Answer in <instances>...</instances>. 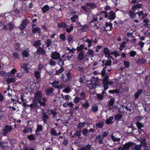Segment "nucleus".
Segmentation results:
<instances>
[{
	"mask_svg": "<svg viewBox=\"0 0 150 150\" xmlns=\"http://www.w3.org/2000/svg\"><path fill=\"white\" fill-rule=\"evenodd\" d=\"M12 129L13 128L12 126L6 125L4 126V128L2 130V134H1L3 136H6L8 133H10Z\"/></svg>",
	"mask_w": 150,
	"mask_h": 150,
	"instance_id": "nucleus-1",
	"label": "nucleus"
},
{
	"mask_svg": "<svg viewBox=\"0 0 150 150\" xmlns=\"http://www.w3.org/2000/svg\"><path fill=\"white\" fill-rule=\"evenodd\" d=\"M42 97V93L40 91H38L35 94L33 100L37 102L40 101L41 100Z\"/></svg>",
	"mask_w": 150,
	"mask_h": 150,
	"instance_id": "nucleus-2",
	"label": "nucleus"
},
{
	"mask_svg": "<svg viewBox=\"0 0 150 150\" xmlns=\"http://www.w3.org/2000/svg\"><path fill=\"white\" fill-rule=\"evenodd\" d=\"M47 112H43L42 114V116L41 118L43 121L44 124H46L47 122V120L49 119V116L47 114Z\"/></svg>",
	"mask_w": 150,
	"mask_h": 150,
	"instance_id": "nucleus-3",
	"label": "nucleus"
},
{
	"mask_svg": "<svg viewBox=\"0 0 150 150\" xmlns=\"http://www.w3.org/2000/svg\"><path fill=\"white\" fill-rule=\"evenodd\" d=\"M38 102L33 100V104H30L31 109H34L37 110L38 109L40 108L39 105L38 104Z\"/></svg>",
	"mask_w": 150,
	"mask_h": 150,
	"instance_id": "nucleus-4",
	"label": "nucleus"
},
{
	"mask_svg": "<svg viewBox=\"0 0 150 150\" xmlns=\"http://www.w3.org/2000/svg\"><path fill=\"white\" fill-rule=\"evenodd\" d=\"M43 127L40 125H37L36 129L35 130V136H38L40 134H39L38 132L42 131L43 130Z\"/></svg>",
	"mask_w": 150,
	"mask_h": 150,
	"instance_id": "nucleus-5",
	"label": "nucleus"
},
{
	"mask_svg": "<svg viewBox=\"0 0 150 150\" xmlns=\"http://www.w3.org/2000/svg\"><path fill=\"white\" fill-rule=\"evenodd\" d=\"M134 144V143L132 142H129L126 143L123 145V147L122 148L124 150H129V149Z\"/></svg>",
	"mask_w": 150,
	"mask_h": 150,
	"instance_id": "nucleus-6",
	"label": "nucleus"
},
{
	"mask_svg": "<svg viewBox=\"0 0 150 150\" xmlns=\"http://www.w3.org/2000/svg\"><path fill=\"white\" fill-rule=\"evenodd\" d=\"M60 56V54L56 51L52 52L51 54V57L52 59L55 60L58 59Z\"/></svg>",
	"mask_w": 150,
	"mask_h": 150,
	"instance_id": "nucleus-7",
	"label": "nucleus"
},
{
	"mask_svg": "<svg viewBox=\"0 0 150 150\" xmlns=\"http://www.w3.org/2000/svg\"><path fill=\"white\" fill-rule=\"evenodd\" d=\"M36 52L38 54L43 55L45 54L46 52L43 48L39 47L37 50Z\"/></svg>",
	"mask_w": 150,
	"mask_h": 150,
	"instance_id": "nucleus-8",
	"label": "nucleus"
},
{
	"mask_svg": "<svg viewBox=\"0 0 150 150\" xmlns=\"http://www.w3.org/2000/svg\"><path fill=\"white\" fill-rule=\"evenodd\" d=\"M84 51L80 52L77 56L78 61H81L85 58V56L84 55Z\"/></svg>",
	"mask_w": 150,
	"mask_h": 150,
	"instance_id": "nucleus-9",
	"label": "nucleus"
},
{
	"mask_svg": "<svg viewBox=\"0 0 150 150\" xmlns=\"http://www.w3.org/2000/svg\"><path fill=\"white\" fill-rule=\"evenodd\" d=\"M8 144V142L0 141V147L3 149L5 150L7 146V144Z\"/></svg>",
	"mask_w": 150,
	"mask_h": 150,
	"instance_id": "nucleus-10",
	"label": "nucleus"
},
{
	"mask_svg": "<svg viewBox=\"0 0 150 150\" xmlns=\"http://www.w3.org/2000/svg\"><path fill=\"white\" fill-rule=\"evenodd\" d=\"M57 26L59 28H66V27H69V25H67L64 22H62L61 23H58L57 24Z\"/></svg>",
	"mask_w": 150,
	"mask_h": 150,
	"instance_id": "nucleus-11",
	"label": "nucleus"
},
{
	"mask_svg": "<svg viewBox=\"0 0 150 150\" xmlns=\"http://www.w3.org/2000/svg\"><path fill=\"white\" fill-rule=\"evenodd\" d=\"M89 25H88L86 24L83 25H82L81 28L80 29V30L82 32H86L89 28Z\"/></svg>",
	"mask_w": 150,
	"mask_h": 150,
	"instance_id": "nucleus-12",
	"label": "nucleus"
},
{
	"mask_svg": "<svg viewBox=\"0 0 150 150\" xmlns=\"http://www.w3.org/2000/svg\"><path fill=\"white\" fill-rule=\"evenodd\" d=\"M85 5L87 7L92 8L91 9H93L97 7L96 4L94 3H85Z\"/></svg>",
	"mask_w": 150,
	"mask_h": 150,
	"instance_id": "nucleus-13",
	"label": "nucleus"
},
{
	"mask_svg": "<svg viewBox=\"0 0 150 150\" xmlns=\"http://www.w3.org/2000/svg\"><path fill=\"white\" fill-rule=\"evenodd\" d=\"M78 96L79 98L80 99V100H81L85 99L86 98L85 93L83 91L81 92L78 95Z\"/></svg>",
	"mask_w": 150,
	"mask_h": 150,
	"instance_id": "nucleus-14",
	"label": "nucleus"
},
{
	"mask_svg": "<svg viewBox=\"0 0 150 150\" xmlns=\"http://www.w3.org/2000/svg\"><path fill=\"white\" fill-rule=\"evenodd\" d=\"M143 90L142 89L138 90L134 94V96L135 98L137 99L139 96L142 93Z\"/></svg>",
	"mask_w": 150,
	"mask_h": 150,
	"instance_id": "nucleus-15",
	"label": "nucleus"
},
{
	"mask_svg": "<svg viewBox=\"0 0 150 150\" xmlns=\"http://www.w3.org/2000/svg\"><path fill=\"white\" fill-rule=\"evenodd\" d=\"M22 54L23 57H28L29 56V51L23 50L22 52Z\"/></svg>",
	"mask_w": 150,
	"mask_h": 150,
	"instance_id": "nucleus-16",
	"label": "nucleus"
},
{
	"mask_svg": "<svg viewBox=\"0 0 150 150\" xmlns=\"http://www.w3.org/2000/svg\"><path fill=\"white\" fill-rule=\"evenodd\" d=\"M6 81L7 84H9L12 83H14L16 81V79L14 77H11L7 79Z\"/></svg>",
	"mask_w": 150,
	"mask_h": 150,
	"instance_id": "nucleus-17",
	"label": "nucleus"
},
{
	"mask_svg": "<svg viewBox=\"0 0 150 150\" xmlns=\"http://www.w3.org/2000/svg\"><path fill=\"white\" fill-rule=\"evenodd\" d=\"M110 50H109L108 48L107 47L104 48L103 49V53L105 54V57H107L110 54Z\"/></svg>",
	"mask_w": 150,
	"mask_h": 150,
	"instance_id": "nucleus-18",
	"label": "nucleus"
},
{
	"mask_svg": "<svg viewBox=\"0 0 150 150\" xmlns=\"http://www.w3.org/2000/svg\"><path fill=\"white\" fill-rule=\"evenodd\" d=\"M50 9V7L48 5L44 6L42 8V11L43 13H45L47 12Z\"/></svg>",
	"mask_w": 150,
	"mask_h": 150,
	"instance_id": "nucleus-19",
	"label": "nucleus"
},
{
	"mask_svg": "<svg viewBox=\"0 0 150 150\" xmlns=\"http://www.w3.org/2000/svg\"><path fill=\"white\" fill-rule=\"evenodd\" d=\"M142 7V5L141 4L138 3L134 5L132 8V9L133 10H135L137 9L140 8Z\"/></svg>",
	"mask_w": 150,
	"mask_h": 150,
	"instance_id": "nucleus-20",
	"label": "nucleus"
},
{
	"mask_svg": "<svg viewBox=\"0 0 150 150\" xmlns=\"http://www.w3.org/2000/svg\"><path fill=\"white\" fill-rule=\"evenodd\" d=\"M56 110L57 109L55 108H54V110H53L52 109L51 110L49 109L47 110V112H48L49 111H51V113L49 114V115L52 114L54 117H55L57 114V112L56 111Z\"/></svg>",
	"mask_w": 150,
	"mask_h": 150,
	"instance_id": "nucleus-21",
	"label": "nucleus"
},
{
	"mask_svg": "<svg viewBox=\"0 0 150 150\" xmlns=\"http://www.w3.org/2000/svg\"><path fill=\"white\" fill-rule=\"evenodd\" d=\"M32 32L34 33H38L39 34L41 33L40 29L38 27L33 28L32 30Z\"/></svg>",
	"mask_w": 150,
	"mask_h": 150,
	"instance_id": "nucleus-22",
	"label": "nucleus"
},
{
	"mask_svg": "<svg viewBox=\"0 0 150 150\" xmlns=\"http://www.w3.org/2000/svg\"><path fill=\"white\" fill-rule=\"evenodd\" d=\"M146 60L144 58L138 59L137 61L136 62L138 64L142 65V64H144L146 62Z\"/></svg>",
	"mask_w": 150,
	"mask_h": 150,
	"instance_id": "nucleus-23",
	"label": "nucleus"
},
{
	"mask_svg": "<svg viewBox=\"0 0 150 150\" xmlns=\"http://www.w3.org/2000/svg\"><path fill=\"white\" fill-rule=\"evenodd\" d=\"M53 90L54 89L53 88H49L45 90V94L47 96L49 95L53 92Z\"/></svg>",
	"mask_w": 150,
	"mask_h": 150,
	"instance_id": "nucleus-24",
	"label": "nucleus"
},
{
	"mask_svg": "<svg viewBox=\"0 0 150 150\" xmlns=\"http://www.w3.org/2000/svg\"><path fill=\"white\" fill-rule=\"evenodd\" d=\"M97 85V83L95 81L91 80V81L90 84H89L90 86H89L88 87H90L91 89L93 88L95 86H96Z\"/></svg>",
	"mask_w": 150,
	"mask_h": 150,
	"instance_id": "nucleus-25",
	"label": "nucleus"
},
{
	"mask_svg": "<svg viewBox=\"0 0 150 150\" xmlns=\"http://www.w3.org/2000/svg\"><path fill=\"white\" fill-rule=\"evenodd\" d=\"M32 129L31 127H28L27 128V126L25 127L24 129L23 130V132L24 133H29L32 132Z\"/></svg>",
	"mask_w": 150,
	"mask_h": 150,
	"instance_id": "nucleus-26",
	"label": "nucleus"
},
{
	"mask_svg": "<svg viewBox=\"0 0 150 150\" xmlns=\"http://www.w3.org/2000/svg\"><path fill=\"white\" fill-rule=\"evenodd\" d=\"M96 125L98 128H102L104 125V122L102 121H100L98 123H96Z\"/></svg>",
	"mask_w": 150,
	"mask_h": 150,
	"instance_id": "nucleus-27",
	"label": "nucleus"
},
{
	"mask_svg": "<svg viewBox=\"0 0 150 150\" xmlns=\"http://www.w3.org/2000/svg\"><path fill=\"white\" fill-rule=\"evenodd\" d=\"M93 39L90 40L89 38H87L85 40V42L88 43L87 47H91L92 46V44L93 42Z\"/></svg>",
	"mask_w": 150,
	"mask_h": 150,
	"instance_id": "nucleus-28",
	"label": "nucleus"
},
{
	"mask_svg": "<svg viewBox=\"0 0 150 150\" xmlns=\"http://www.w3.org/2000/svg\"><path fill=\"white\" fill-rule=\"evenodd\" d=\"M113 119V118L112 117H110L108 119H107L106 120V123L108 125H109L110 124H112L113 122L112 120Z\"/></svg>",
	"mask_w": 150,
	"mask_h": 150,
	"instance_id": "nucleus-29",
	"label": "nucleus"
},
{
	"mask_svg": "<svg viewBox=\"0 0 150 150\" xmlns=\"http://www.w3.org/2000/svg\"><path fill=\"white\" fill-rule=\"evenodd\" d=\"M81 136V130H77L74 134V137L77 136L79 138H80Z\"/></svg>",
	"mask_w": 150,
	"mask_h": 150,
	"instance_id": "nucleus-30",
	"label": "nucleus"
},
{
	"mask_svg": "<svg viewBox=\"0 0 150 150\" xmlns=\"http://www.w3.org/2000/svg\"><path fill=\"white\" fill-rule=\"evenodd\" d=\"M32 45L33 46L35 47L40 46L41 45V41L40 40L35 41Z\"/></svg>",
	"mask_w": 150,
	"mask_h": 150,
	"instance_id": "nucleus-31",
	"label": "nucleus"
},
{
	"mask_svg": "<svg viewBox=\"0 0 150 150\" xmlns=\"http://www.w3.org/2000/svg\"><path fill=\"white\" fill-rule=\"evenodd\" d=\"M76 19H78V16L77 15H74L70 18V20L72 23L76 22Z\"/></svg>",
	"mask_w": 150,
	"mask_h": 150,
	"instance_id": "nucleus-32",
	"label": "nucleus"
},
{
	"mask_svg": "<svg viewBox=\"0 0 150 150\" xmlns=\"http://www.w3.org/2000/svg\"><path fill=\"white\" fill-rule=\"evenodd\" d=\"M109 14H110L109 16L110 19L112 20L114 19L115 18V15L114 12L113 11H111Z\"/></svg>",
	"mask_w": 150,
	"mask_h": 150,
	"instance_id": "nucleus-33",
	"label": "nucleus"
},
{
	"mask_svg": "<svg viewBox=\"0 0 150 150\" xmlns=\"http://www.w3.org/2000/svg\"><path fill=\"white\" fill-rule=\"evenodd\" d=\"M40 73L39 71H36L34 72L35 77L37 79H39L40 77Z\"/></svg>",
	"mask_w": 150,
	"mask_h": 150,
	"instance_id": "nucleus-34",
	"label": "nucleus"
},
{
	"mask_svg": "<svg viewBox=\"0 0 150 150\" xmlns=\"http://www.w3.org/2000/svg\"><path fill=\"white\" fill-rule=\"evenodd\" d=\"M82 105V107L86 110L88 109L89 106V103H88V101L87 100L85 103H83Z\"/></svg>",
	"mask_w": 150,
	"mask_h": 150,
	"instance_id": "nucleus-35",
	"label": "nucleus"
},
{
	"mask_svg": "<svg viewBox=\"0 0 150 150\" xmlns=\"http://www.w3.org/2000/svg\"><path fill=\"white\" fill-rule=\"evenodd\" d=\"M136 124L139 129H141L142 127H144V124L141 123L140 122H137L136 123Z\"/></svg>",
	"mask_w": 150,
	"mask_h": 150,
	"instance_id": "nucleus-36",
	"label": "nucleus"
},
{
	"mask_svg": "<svg viewBox=\"0 0 150 150\" xmlns=\"http://www.w3.org/2000/svg\"><path fill=\"white\" fill-rule=\"evenodd\" d=\"M110 137L112 140L114 142H119L120 139V138H116L112 134L111 135Z\"/></svg>",
	"mask_w": 150,
	"mask_h": 150,
	"instance_id": "nucleus-37",
	"label": "nucleus"
},
{
	"mask_svg": "<svg viewBox=\"0 0 150 150\" xmlns=\"http://www.w3.org/2000/svg\"><path fill=\"white\" fill-rule=\"evenodd\" d=\"M122 117V115L120 113H118L115 115V119L117 120H120Z\"/></svg>",
	"mask_w": 150,
	"mask_h": 150,
	"instance_id": "nucleus-38",
	"label": "nucleus"
},
{
	"mask_svg": "<svg viewBox=\"0 0 150 150\" xmlns=\"http://www.w3.org/2000/svg\"><path fill=\"white\" fill-rule=\"evenodd\" d=\"M22 23L21 24L23 25H24L25 26H26L29 23V21L27 18H25L22 21Z\"/></svg>",
	"mask_w": 150,
	"mask_h": 150,
	"instance_id": "nucleus-39",
	"label": "nucleus"
},
{
	"mask_svg": "<svg viewBox=\"0 0 150 150\" xmlns=\"http://www.w3.org/2000/svg\"><path fill=\"white\" fill-rule=\"evenodd\" d=\"M85 123L84 122H79L77 125H76V127L77 128L81 129L82 127H83L85 125Z\"/></svg>",
	"mask_w": 150,
	"mask_h": 150,
	"instance_id": "nucleus-40",
	"label": "nucleus"
},
{
	"mask_svg": "<svg viewBox=\"0 0 150 150\" xmlns=\"http://www.w3.org/2000/svg\"><path fill=\"white\" fill-rule=\"evenodd\" d=\"M27 138L30 141H34L35 140V138L34 137V135L30 134L28 135Z\"/></svg>",
	"mask_w": 150,
	"mask_h": 150,
	"instance_id": "nucleus-41",
	"label": "nucleus"
},
{
	"mask_svg": "<svg viewBox=\"0 0 150 150\" xmlns=\"http://www.w3.org/2000/svg\"><path fill=\"white\" fill-rule=\"evenodd\" d=\"M59 83V82L58 81H54L52 83V85L53 86L54 88H59V86H57Z\"/></svg>",
	"mask_w": 150,
	"mask_h": 150,
	"instance_id": "nucleus-42",
	"label": "nucleus"
},
{
	"mask_svg": "<svg viewBox=\"0 0 150 150\" xmlns=\"http://www.w3.org/2000/svg\"><path fill=\"white\" fill-rule=\"evenodd\" d=\"M7 25L9 26V30L11 32L14 27V25L13 23L10 22L8 23Z\"/></svg>",
	"mask_w": 150,
	"mask_h": 150,
	"instance_id": "nucleus-43",
	"label": "nucleus"
},
{
	"mask_svg": "<svg viewBox=\"0 0 150 150\" xmlns=\"http://www.w3.org/2000/svg\"><path fill=\"white\" fill-rule=\"evenodd\" d=\"M81 8L82 9L84 10L87 12L89 13L91 11V9L86 7L85 6H82Z\"/></svg>",
	"mask_w": 150,
	"mask_h": 150,
	"instance_id": "nucleus-44",
	"label": "nucleus"
},
{
	"mask_svg": "<svg viewBox=\"0 0 150 150\" xmlns=\"http://www.w3.org/2000/svg\"><path fill=\"white\" fill-rule=\"evenodd\" d=\"M126 44H127V42L125 41H124L121 43V45L119 48L120 51H122L123 50L124 48L125 47V45Z\"/></svg>",
	"mask_w": 150,
	"mask_h": 150,
	"instance_id": "nucleus-45",
	"label": "nucleus"
},
{
	"mask_svg": "<svg viewBox=\"0 0 150 150\" xmlns=\"http://www.w3.org/2000/svg\"><path fill=\"white\" fill-rule=\"evenodd\" d=\"M15 49L16 50L19 51L21 50V48L20 47V44L17 42L15 46Z\"/></svg>",
	"mask_w": 150,
	"mask_h": 150,
	"instance_id": "nucleus-46",
	"label": "nucleus"
},
{
	"mask_svg": "<svg viewBox=\"0 0 150 150\" xmlns=\"http://www.w3.org/2000/svg\"><path fill=\"white\" fill-rule=\"evenodd\" d=\"M64 71V68L63 67H61L59 70H57L55 74V75H58L62 73Z\"/></svg>",
	"mask_w": 150,
	"mask_h": 150,
	"instance_id": "nucleus-47",
	"label": "nucleus"
},
{
	"mask_svg": "<svg viewBox=\"0 0 150 150\" xmlns=\"http://www.w3.org/2000/svg\"><path fill=\"white\" fill-rule=\"evenodd\" d=\"M91 110L93 112H96L98 111V108L97 105H95L92 107Z\"/></svg>",
	"mask_w": 150,
	"mask_h": 150,
	"instance_id": "nucleus-48",
	"label": "nucleus"
},
{
	"mask_svg": "<svg viewBox=\"0 0 150 150\" xmlns=\"http://www.w3.org/2000/svg\"><path fill=\"white\" fill-rule=\"evenodd\" d=\"M84 47V45H81L79 46H78L76 48V50L78 52L82 51Z\"/></svg>",
	"mask_w": 150,
	"mask_h": 150,
	"instance_id": "nucleus-49",
	"label": "nucleus"
},
{
	"mask_svg": "<svg viewBox=\"0 0 150 150\" xmlns=\"http://www.w3.org/2000/svg\"><path fill=\"white\" fill-rule=\"evenodd\" d=\"M86 80V76L83 75L82 77H80L79 79V81L80 83H83Z\"/></svg>",
	"mask_w": 150,
	"mask_h": 150,
	"instance_id": "nucleus-50",
	"label": "nucleus"
},
{
	"mask_svg": "<svg viewBox=\"0 0 150 150\" xmlns=\"http://www.w3.org/2000/svg\"><path fill=\"white\" fill-rule=\"evenodd\" d=\"M108 92L110 93L114 94L118 93L119 92V91L117 89L109 90Z\"/></svg>",
	"mask_w": 150,
	"mask_h": 150,
	"instance_id": "nucleus-51",
	"label": "nucleus"
},
{
	"mask_svg": "<svg viewBox=\"0 0 150 150\" xmlns=\"http://www.w3.org/2000/svg\"><path fill=\"white\" fill-rule=\"evenodd\" d=\"M146 139H144L142 140L141 141V146H142L144 148H145L146 147L147 144L146 142Z\"/></svg>",
	"mask_w": 150,
	"mask_h": 150,
	"instance_id": "nucleus-52",
	"label": "nucleus"
},
{
	"mask_svg": "<svg viewBox=\"0 0 150 150\" xmlns=\"http://www.w3.org/2000/svg\"><path fill=\"white\" fill-rule=\"evenodd\" d=\"M66 75L67 77V81H68L71 78V74L69 71H68L66 73Z\"/></svg>",
	"mask_w": 150,
	"mask_h": 150,
	"instance_id": "nucleus-53",
	"label": "nucleus"
},
{
	"mask_svg": "<svg viewBox=\"0 0 150 150\" xmlns=\"http://www.w3.org/2000/svg\"><path fill=\"white\" fill-rule=\"evenodd\" d=\"M50 134L51 135L56 136L57 132L53 128H52L50 130Z\"/></svg>",
	"mask_w": 150,
	"mask_h": 150,
	"instance_id": "nucleus-54",
	"label": "nucleus"
},
{
	"mask_svg": "<svg viewBox=\"0 0 150 150\" xmlns=\"http://www.w3.org/2000/svg\"><path fill=\"white\" fill-rule=\"evenodd\" d=\"M65 34H61L59 35V38L62 41H64L66 40V36L64 35Z\"/></svg>",
	"mask_w": 150,
	"mask_h": 150,
	"instance_id": "nucleus-55",
	"label": "nucleus"
},
{
	"mask_svg": "<svg viewBox=\"0 0 150 150\" xmlns=\"http://www.w3.org/2000/svg\"><path fill=\"white\" fill-rule=\"evenodd\" d=\"M143 22L144 23V24L143 25L144 27H146L147 28H149V24L148 23L149 22V20L148 19H145L143 20Z\"/></svg>",
	"mask_w": 150,
	"mask_h": 150,
	"instance_id": "nucleus-56",
	"label": "nucleus"
},
{
	"mask_svg": "<svg viewBox=\"0 0 150 150\" xmlns=\"http://www.w3.org/2000/svg\"><path fill=\"white\" fill-rule=\"evenodd\" d=\"M28 66V64L27 63H24L23 64V68L26 72H28V69L27 67Z\"/></svg>",
	"mask_w": 150,
	"mask_h": 150,
	"instance_id": "nucleus-57",
	"label": "nucleus"
},
{
	"mask_svg": "<svg viewBox=\"0 0 150 150\" xmlns=\"http://www.w3.org/2000/svg\"><path fill=\"white\" fill-rule=\"evenodd\" d=\"M115 102V100L113 98H111L109 101V102L108 103V104L109 106H112L114 104Z\"/></svg>",
	"mask_w": 150,
	"mask_h": 150,
	"instance_id": "nucleus-58",
	"label": "nucleus"
},
{
	"mask_svg": "<svg viewBox=\"0 0 150 150\" xmlns=\"http://www.w3.org/2000/svg\"><path fill=\"white\" fill-rule=\"evenodd\" d=\"M94 53V51L92 50L89 49L88 50V52H87V54L89 55H91L92 57H93V54Z\"/></svg>",
	"mask_w": 150,
	"mask_h": 150,
	"instance_id": "nucleus-59",
	"label": "nucleus"
},
{
	"mask_svg": "<svg viewBox=\"0 0 150 150\" xmlns=\"http://www.w3.org/2000/svg\"><path fill=\"white\" fill-rule=\"evenodd\" d=\"M52 43V42L51 41V40L50 39H47V43H46V47H49L51 45V44Z\"/></svg>",
	"mask_w": 150,
	"mask_h": 150,
	"instance_id": "nucleus-60",
	"label": "nucleus"
},
{
	"mask_svg": "<svg viewBox=\"0 0 150 150\" xmlns=\"http://www.w3.org/2000/svg\"><path fill=\"white\" fill-rule=\"evenodd\" d=\"M75 69L76 70L79 71V72H81L83 71L84 70L83 67L79 66L78 67Z\"/></svg>",
	"mask_w": 150,
	"mask_h": 150,
	"instance_id": "nucleus-61",
	"label": "nucleus"
},
{
	"mask_svg": "<svg viewBox=\"0 0 150 150\" xmlns=\"http://www.w3.org/2000/svg\"><path fill=\"white\" fill-rule=\"evenodd\" d=\"M80 100H80V99L79 98L78 96V97H75L74 100V102L76 104H77L79 103V101Z\"/></svg>",
	"mask_w": 150,
	"mask_h": 150,
	"instance_id": "nucleus-62",
	"label": "nucleus"
},
{
	"mask_svg": "<svg viewBox=\"0 0 150 150\" xmlns=\"http://www.w3.org/2000/svg\"><path fill=\"white\" fill-rule=\"evenodd\" d=\"M129 54L130 57H133L136 55L137 52L134 51L132 50L130 52Z\"/></svg>",
	"mask_w": 150,
	"mask_h": 150,
	"instance_id": "nucleus-63",
	"label": "nucleus"
},
{
	"mask_svg": "<svg viewBox=\"0 0 150 150\" xmlns=\"http://www.w3.org/2000/svg\"><path fill=\"white\" fill-rule=\"evenodd\" d=\"M13 56L14 57V59H19V55L18 54V53L16 52H14L13 53Z\"/></svg>",
	"mask_w": 150,
	"mask_h": 150,
	"instance_id": "nucleus-64",
	"label": "nucleus"
}]
</instances>
